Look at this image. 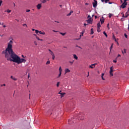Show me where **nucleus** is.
<instances>
[{"mask_svg":"<svg viewBox=\"0 0 129 129\" xmlns=\"http://www.w3.org/2000/svg\"><path fill=\"white\" fill-rule=\"evenodd\" d=\"M64 72L65 74H66V73H69V72H70V70H69V69H66Z\"/></svg>","mask_w":129,"mask_h":129,"instance_id":"obj_8","label":"nucleus"},{"mask_svg":"<svg viewBox=\"0 0 129 129\" xmlns=\"http://www.w3.org/2000/svg\"><path fill=\"white\" fill-rule=\"evenodd\" d=\"M28 78H30V74H28Z\"/></svg>","mask_w":129,"mask_h":129,"instance_id":"obj_57","label":"nucleus"},{"mask_svg":"<svg viewBox=\"0 0 129 129\" xmlns=\"http://www.w3.org/2000/svg\"><path fill=\"white\" fill-rule=\"evenodd\" d=\"M12 48H13V41L10 40L9 43H8L7 49H12Z\"/></svg>","mask_w":129,"mask_h":129,"instance_id":"obj_2","label":"nucleus"},{"mask_svg":"<svg viewBox=\"0 0 129 129\" xmlns=\"http://www.w3.org/2000/svg\"><path fill=\"white\" fill-rule=\"evenodd\" d=\"M69 63H71V65H72V64H73V63H74V60H73L72 61H70Z\"/></svg>","mask_w":129,"mask_h":129,"instance_id":"obj_32","label":"nucleus"},{"mask_svg":"<svg viewBox=\"0 0 129 129\" xmlns=\"http://www.w3.org/2000/svg\"><path fill=\"white\" fill-rule=\"evenodd\" d=\"M11 12H12V11L9 10H8L7 11H5V13L7 12V13H11Z\"/></svg>","mask_w":129,"mask_h":129,"instance_id":"obj_27","label":"nucleus"},{"mask_svg":"<svg viewBox=\"0 0 129 129\" xmlns=\"http://www.w3.org/2000/svg\"><path fill=\"white\" fill-rule=\"evenodd\" d=\"M94 3H93V8H96L97 7V1L94 0Z\"/></svg>","mask_w":129,"mask_h":129,"instance_id":"obj_6","label":"nucleus"},{"mask_svg":"<svg viewBox=\"0 0 129 129\" xmlns=\"http://www.w3.org/2000/svg\"><path fill=\"white\" fill-rule=\"evenodd\" d=\"M41 8H42V5L41 4H38L37 5V8L38 9V10H40Z\"/></svg>","mask_w":129,"mask_h":129,"instance_id":"obj_9","label":"nucleus"},{"mask_svg":"<svg viewBox=\"0 0 129 129\" xmlns=\"http://www.w3.org/2000/svg\"><path fill=\"white\" fill-rule=\"evenodd\" d=\"M113 62L114 63H116V60H113Z\"/></svg>","mask_w":129,"mask_h":129,"instance_id":"obj_47","label":"nucleus"},{"mask_svg":"<svg viewBox=\"0 0 129 129\" xmlns=\"http://www.w3.org/2000/svg\"><path fill=\"white\" fill-rule=\"evenodd\" d=\"M97 25V28H100V27H101V25H100V22L98 23Z\"/></svg>","mask_w":129,"mask_h":129,"instance_id":"obj_19","label":"nucleus"},{"mask_svg":"<svg viewBox=\"0 0 129 129\" xmlns=\"http://www.w3.org/2000/svg\"><path fill=\"white\" fill-rule=\"evenodd\" d=\"M85 32V31H84V30L82 32V33H81V35L82 36H83V35H84Z\"/></svg>","mask_w":129,"mask_h":129,"instance_id":"obj_31","label":"nucleus"},{"mask_svg":"<svg viewBox=\"0 0 129 129\" xmlns=\"http://www.w3.org/2000/svg\"><path fill=\"white\" fill-rule=\"evenodd\" d=\"M87 25H88V24H86V23H84V26H85V27H86V26H87Z\"/></svg>","mask_w":129,"mask_h":129,"instance_id":"obj_48","label":"nucleus"},{"mask_svg":"<svg viewBox=\"0 0 129 129\" xmlns=\"http://www.w3.org/2000/svg\"><path fill=\"white\" fill-rule=\"evenodd\" d=\"M124 1V3H127L126 2L127 1H129V0H123Z\"/></svg>","mask_w":129,"mask_h":129,"instance_id":"obj_51","label":"nucleus"},{"mask_svg":"<svg viewBox=\"0 0 129 129\" xmlns=\"http://www.w3.org/2000/svg\"><path fill=\"white\" fill-rule=\"evenodd\" d=\"M100 21L101 22V24H103L104 23V18L103 17H102V19H100Z\"/></svg>","mask_w":129,"mask_h":129,"instance_id":"obj_7","label":"nucleus"},{"mask_svg":"<svg viewBox=\"0 0 129 129\" xmlns=\"http://www.w3.org/2000/svg\"><path fill=\"white\" fill-rule=\"evenodd\" d=\"M86 22L88 23V24H92V22H93V20L91 18H89L88 20H86Z\"/></svg>","mask_w":129,"mask_h":129,"instance_id":"obj_5","label":"nucleus"},{"mask_svg":"<svg viewBox=\"0 0 129 129\" xmlns=\"http://www.w3.org/2000/svg\"><path fill=\"white\" fill-rule=\"evenodd\" d=\"M2 26H4V23H2Z\"/></svg>","mask_w":129,"mask_h":129,"instance_id":"obj_63","label":"nucleus"},{"mask_svg":"<svg viewBox=\"0 0 129 129\" xmlns=\"http://www.w3.org/2000/svg\"><path fill=\"white\" fill-rule=\"evenodd\" d=\"M110 76H113V74L112 73H109Z\"/></svg>","mask_w":129,"mask_h":129,"instance_id":"obj_40","label":"nucleus"},{"mask_svg":"<svg viewBox=\"0 0 129 129\" xmlns=\"http://www.w3.org/2000/svg\"><path fill=\"white\" fill-rule=\"evenodd\" d=\"M46 2H47L46 0H43L42 2V3L43 4H45V3H46Z\"/></svg>","mask_w":129,"mask_h":129,"instance_id":"obj_35","label":"nucleus"},{"mask_svg":"<svg viewBox=\"0 0 129 129\" xmlns=\"http://www.w3.org/2000/svg\"><path fill=\"white\" fill-rule=\"evenodd\" d=\"M112 16V14H111L110 13L109 14V18H111Z\"/></svg>","mask_w":129,"mask_h":129,"instance_id":"obj_34","label":"nucleus"},{"mask_svg":"<svg viewBox=\"0 0 129 129\" xmlns=\"http://www.w3.org/2000/svg\"><path fill=\"white\" fill-rule=\"evenodd\" d=\"M2 86H6V84H4L3 85H2Z\"/></svg>","mask_w":129,"mask_h":129,"instance_id":"obj_55","label":"nucleus"},{"mask_svg":"<svg viewBox=\"0 0 129 129\" xmlns=\"http://www.w3.org/2000/svg\"><path fill=\"white\" fill-rule=\"evenodd\" d=\"M105 0H101L102 3H104Z\"/></svg>","mask_w":129,"mask_h":129,"instance_id":"obj_52","label":"nucleus"},{"mask_svg":"<svg viewBox=\"0 0 129 129\" xmlns=\"http://www.w3.org/2000/svg\"><path fill=\"white\" fill-rule=\"evenodd\" d=\"M36 39H37V40H38V41H43L42 39H40L38 37V36H36Z\"/></svg>","mask_w":129,"mask_h":129,"instance_id":"obj_23","label":"nucleus"},{"mask_svg":"<svg viewBox=\"0 0 129 129\" xmlns=\"http://www.w3.org/2000/svg\"><path fill=\"white\" fill-rule=\"evenodd\" d=\"M3 27H4V28H6V25H3Z\"/></svg>","mask_w":129,"mask_h":129,"instance_id":"obj_61","label":"nucleus"},{"mask_svg":"<svg viewBox=\"0 0 129 129\" xmlns=\"http://www.w3.org/2000/svg\"><path fill=\"white\" fill-rule=\"evenodd\" d=\"M95 19H97V16H95Z\"/></svg>","mask_w":129,"mask_h":129,"instance_id":"obj_58","label":"nucleus"},{"mask_svg":"<svg viewBox=\"0 0 129 129\" xmlns=\"http://www.w3.org/2000/svg\"><path fill=\"white\" fill-rule=\"evenodd\" d=\"M122 17V18H125V16H124V14H123Z\"/></svg>","mask_w":129,"mask_h":129,"instance_id":"obj_49","label":"nucleus"},{"mask_svg":"<svg viewBox=\"0 0 129 129\" xmlns=\"http://www.w3.org/2000/svg\"><path fill=\"white\" fill-rule=\"evenodd\" d=\"M61 73H59L58 76L57 77V78H59L60 76H61Z\"/></svg>","mask_w":129,"mask_h":129,"instance_id":"obj_37","label":"nucleus"},{"mask_svg":"<svg viewBox=\"0 0 129 129\" xmlns=\"http://www.w3.org/2000/svg\"><path fill=\"white\" fill-rule=\"evenodd\" d=\"M126 6H127V3L123 2L120 6V8H122V9H125Z\"/></svg>","mask_w":129,"mask_h":129,"instance_id":"obj_3","label":"nucleus"},{"mask_svg":"<svg viewBox=\"0 0 129 129\" xmlns=\"http://www.w3.org/2000/svg\"><path fill=\"white\" fill-rule=\"evenodd\" d=\"M97 32L100 33V27L97 28Z\"/></svg>","mask_w":129,"mask_h":129,"instance_id":"obj_26","label":"nucleus"},{"mask_svg":"<svg viewBox=\"0 0 129 129\" xmlns=\"http://www.w3.org/2000/svg\"><path fill=\"white\" fill-rule=\"evenodd\" d=\"M48 50L49 51V52H50V54L52 56H54V53H53L52 51H51V49H49Z\"/></svg>","mask_w":129,"mask_h":129,"instance_id":"obj_18","label":"nucleus"},{"mask_svg":"<svg viewBox=\"0 0 129 129\" xmlns=\"http://www.w3.org/2000/svg\"><path fill=\"white\" fill-rule=\"evenodd\" d=\"M35 33L36 34H38L39 33V34H40V35H45L44 32H42L41 31H39L38 30H35Z\"/></svg>","mask_w":129,"mask_h":129,"instance_id":"obj_4","label":"nucleus"},{"mask_svg":"<svg viewBox=\"0 0 129 129\" xmlns=\"http://www.w3.org/2000/svg\"><path fill=\"white\" fill-rule=\"evenodd\" d=\"M11 78L13 79V80H14L15 81H17V80H18L17 78L14 77L13 76H11Z\"/></svg>","mask_w":129,"mask_h":129,"instance_id":"obj_11","label":"nucleus"},{"mask_svg":"<svg viewBox=\"0 0 129 129\" xmlns=\"http://www.w3.org/2000/svg\"><path fill=\"white\" fill-rule=\"evenodd\" d=\"M120 54H118V55H117V57H120Z\"/></svg>","mask_w":129,"mask_h":129,"instance_id":"obj_53","label":"nucleus"},{"mask_svg":"<svg viewBox=\"0 0 129 129\" xmlns=\"http://www.w3.org/2000/svg\"><path fill=\"white\" fill-rule=\"evenodd\" d=\"M66 93H61L60 94V96L61 97H63V96H64L65 95Z\"/></svg>","mask_w":129,"mask_h":129,"instance_id":"obj_21","label":"nucleus"},{"mask_svg":"<svg viewBox=\"0 0 129 129\" xmlns=\"http://www.w3.org/2000/svg\"><path fill=\"white\" fill-rule=\"evenodd\" d=\"M59 84H60V82H58L57 83V84H56L57 87H59Z\"/></svg>","mask_w":129,"mask_h":129,"instance_id":"obj_30","label":"nucleus"},{"mask_svg":"<svg viewBox=\"0 0 129 129\" xmlns=\"http://www.w3.org/2000/svg\"><path fill=\"white\" fill-rule=\"evenodd\" d=\"M122 53L123 54H125L126 53V49H124L123 50H122Z\"/></svg>","mask_w":129,"mask_h":129,"instance_id":"obj_17","label":"nucleus"},{"mask_svg":"<svg viewBox=\"0 0 129 129\" xmlns=\"http://www.w3.org/2000/svg\"><path fill=\"white\" fill-rule=\"evenodd\" d=\"M68 122H69V124H72V122H73V120H72L71 119H69Z\"/></svg>","mask_w":129,"mask_h":129,"instance_id":"obj_16","label":"nucleus"},{"mask_svg":"<svg viewBox=\"0 0 129 129\" xmlns=\"http://www.w3.org/2000/svg\"><path fill=\"white\" fill-rule=\"evenodd\" d=\"M52 59L55 60V55H52Z\"/></svg>","mask_w":129,"mask_h":129,"instance_id":"obj_41","label":"nucleus"},{"mask_svg":"<svg viewBox=\"0 0 129 129\" xmlns=\"http://www.w3.org/2000/svg\"><path fill=\"white\" fill-rule=\"evenodd\" d=\"M128 13H129L128 11H127V12L125 13V19L126 18H127V17L129 16Z\"/></svg>","mask_w":129,"mask_h":129,"instance_id":"obj_13","label":"nucleus"},{"mask_svg":"<svg viewBox=\"0 0 129 129\" xmlns=\"http://www.w3.org/2000/svg\"><path fill=\"white\" fill-rule=\"evenodd\" d=\"M23 58H26V56H24V55H21Z\"/></svg>","mask_w":129,"mask_h":129,"instance_id":"obj_50","label":"nucleus"},{"mask_svg":"<svg viewBox=\"0 0 129 129\" xmlns=\"http://www.w3.org/2000/svg\"><path fill=\"white\" fill-rule=\"evenodd\" d=\"M29 12H31V10H26V13H29Z\"/></svg>","mask_w":129,"mask_h":129,"instance_id":"obj_42","label":"nucleus"},{"mask_svg":"<svg viewBox=\"0 0 129 129\" xmlns=\"http://www.w3.org/2000/svg\"><path fill=\"white\" fill-rule=\"evenodd\" d=\"M2 54H5V58L8 61H11V62H15L17 64L27 62V60L24 58H21L16 54L13 51V49H6L3 51Z\"/></svg>","mask_w":129,"mask_h":129,"instance_id":"obj_1","label":"nucleus"},{"mask_svg":"<svg viewBox=\"0 0 129 129\" xmlns=\"http://www.w3.org/2000/svg\"><path fill=\"white\" fill-rule=\"evenodd\" d=\"M50 60H47V61L46 62V64L49 65V64H50Z\"/></svg>","mask_w":129,"mask_h":129,"instance_id":"obj_25","label":"nucleus"},{"mask_svg":"<svg viewBox=\"0 0 129 129\" xmlns=\"http://www.w3.org/2000/svg\"><path fill=\"white\" fill-rule=\"evenodd\" d=\"M95 66V64H92L89 66V68H92V69H93V68H94Z\"/></svg>","mask_w":129,"mask_h":129,"instance_id":"obj_15","label":"nucleus"},{"mask_svg":"<svg viewBox=\"0 0 129 129\" xmlns=\"http://www.w3.org/2000/svg\"><path fill=\"white\" fill-rule=\"evenodd\" d=\"M32 31H36V30H35V29H33V28L32 29Z\"/></svg>","mask_w":129,"mask_h":129,"instance_id":"obj_56","label":"nucleus"},{"mask_svg":"<svg viewBox=\"0 0 129 129\" xmlns=\"http://www.w3.org/2000/svg\"><path fill=\"white\" fill-rule=\"evenodd\" d=\"M85 5H86V6H88V5H89V3H86Z\"/></svg>","mask_w":129,"mask_h":129,"instance_id":"obj_54","label":"nucleus"},{"mask_svg":"<svg viewBox=\"0 0 129 129\" xmlns=\"http://www.w3.org/2000/svg\"><path fill=\"white\" fill-rule=\"evenodd\" d=\"M113 39H114L115 41H116V39H115V36H114V35H113Z\"/></svg>","mask_w":129,"mask_h":129,"instance_id":"obj_38","label":"nucleus"},{"mask_svg":"<svg viewBox=\"0 0 129 129\" xmlns=\"http://www.w3.org/2000/svg\"><path fill=\"white\" fill-rule=\"evenodd\" d=\"M124 37H125V38H127V35H126V34H124Z\"/></svg>","mask_w":129,"mask_h":129,"instance_id":"obj_44","label":"nucleus"},{"mask_svg":"<svg viewBox=\"0 0 129 129\" xmlns=\"http://www.w3.org/2000/svg\"><path fill=\"white\" fill-rule=\"evenodd\" d=\"M112 72H113V67H111L110 68L109 73H112Z\"/></svg>","mask_w":129,"mask_h":129,"instance_id":"obj_10","label":"nucleus"},{"mask_svg":"<svg viewBox=\"0 0 129 129\" xmlns=\"http://www.w3.org/2000/svg\"><path fill=\"white\" fill-rule=\"evenodd\" d=\"M109 2V0H105V4H107Z\"/></svg>","mask_w":129,"mask_h":129,"instance_id":"obj_33","label":"nucleus"},{"mask_svg":"<svg viewBox=\"0 0 129 129\" xmlns=\"http://www.w3.org/2000/svg\"><path fill=\"white\" fill-rule=\"evenodd\" d=\"M103 34H104V35H105V37H106V38H107V34H106V33H105V31H104V32H103Z\"/></svg>","mask_w":129,"mask_h":129,"instance_id":"obj_24","label":"nucleus"},{"mask_svg":"<svg viewBox=\"0 0 129 129\" xmlns=\"http://www.w3.org/2000/svg\"><path fill=\"white\" fill-rule=\"evenodd\" d=\"M109 5H112V4H113V2H109Z\"/></svg>","mask_w":129,"mask_h":129,"instance_id":"obj_46","label":"nucleus"},{"mask_svg":"<svg viewBox=\"0 0 129 129\" xmlns=\"http://www.w3.org/2000/svg\"><path fill=\"white\" fill-rule=\"evenodd\" d=\"M81 37H82V35L81 34V35H80V38H79V39H78V40H80V39H81Z\"/></svg>","mask_w":129,"mask_h":129,"instance_id":"obj_43","label":"nucleus"},{"mask_svg":"<svg viewBox=\"0 0 129 129\" xmlns=\"http://www.w3.org/2000/svg\"><path fill=\"white\" fill-rule=\"evenodd\" d=\"M59 73H61V72H62V69L61 68V67H60L59 68Z\"/></svg>","mask_w":129,"mask_h":129,"instance_id":"obj_28","label":"nucleus"},{"mask_svg":"<svg viewBox=\"0 0 129 129\" xmlns=\"http://www.w3.org/2000/svg\"><path fill=\"white\" fill-rule=\"evenodd\" d=\"M110 49H112V45H111V46H110Z\"/></svg>","mask_w":129,"mask_h":129,"instance_id":"obj_60","label":"nucleus"},{"mask_svg":"<svg viewBox=\"0 0 129 129\" xmlns=\"http://www.w3.org/2000/svg\"><path fill=\"white\" fill-rule=\"evenodd\" d=\"M2 4H3V1L1 0L0 1V7L2 6Z\"/></svg>","mask_w":129,"mask_h":129,"instance_id":"obj_39","label":"nucleus"},{"mask_svg":"<svg viewBox=\"0 0 129 129\" xmlns=\"http://www.w3.org/2000/svg\"><path fill=\"white\" fill-rule=\"evenodd\" d=\"M103 76H104V73L102 74V76H101V78H102V80H105L104 78H103Z\"/></svg>","mask_w":129,"mask_h":129,"instance_id":"obj_22","label":"nucleus"},{"mask_svg":"<svg viewBox=\"0 0 129 129\" xmlns=\"http://www.w3.org/2000/svg\"><path fill=\"white\" fill-rule=\"evenodd\" d=\"M74 59H76V60H78V57L76 54H73Z\"/></svg>","mask_w":129,"mask_h":129,"instance_id":"obj_14","label":"nucleus"},{"mask_svg":"<svg viewBox=\"0 0 129 129\" xmlns=\"http://www.w3.org/2000/svg\"><path fill=\"white\" fill-rule=\"evenodd\" d=\"M94 32H93V28H91V35H93L94 34Z\"/></svg>","mask_w":129,"mask_h":129,"instance_id":"obj_20","label":"nucleus"},{"mask_svg":"<svg viewBox=\"0 0 129 129\" xmlns=\"http://www.w3.org/2000/svg\"><path fill=\"white\" fill-rule=\"evenodd\" d=\"M60 34V35H62V36H65V35H66V33L62 32H61Z\"/></svg>","mask_w":129,"mask_h":129,"instance_id":"obj_29","label":"nucleus"},{"mask_svg":"<svg viewBox=\"0 0 129 129\" xmlns=\"http://www.w3.org/2000/svg\"><path fill=\"white\" fill-rule=\"evenodd\" d=\"M71 14H73V11H71L70 13L67 15V17H69L70 16H71Z\"/></svg>","mask_w":129,"mask_h":129,"instance_id":"obj_12","label":"nucleus"},{"mask_svg":"<svg viewBox=\"0 0 129 129\" xmlns=\"http://www.w3.org/2000/svg\"><path fill=\"white\" fill-rule=\"evenodd\" d=\"M123 14H123V13H122V12L121 13V15H123Z\"/></svg>","mask_w":129,"mask_h":129,"instance_id":"obj_64","label":"nucleus"},{"mask_svg":"<svg viewBox=\"0 0 129 129\" xmlns=\"http://www.w3.org/2000/svg\"><path fill=\"white\" fill-rule=\"evenodd\" d=\"M120 3H121V4H122V3H123L122 0H120Z\"/></svg>","mask_w":129,"mask_h":129,"instance_id":"obj_59","label":"nucleus"},{"mask_svg":"<svg viewBox=\"0 0 129 129\" xmlns=\"http://www.w3.org/2000/svg\"><path fill=\"white\" fill-rule=\"evenodd\" d=\"M61 91L58 93L59 94H61Z\"/></svg>","mask_w":129,"mask_h":129,"instance_id":"obj_62","label":"nucleus"},{"mask_svg":"<svg viewBox=\"0 0 129 129\" xmlns=\"http://www.w3.org/2000/svg\"><path fill=\"white\" fill-rule=\"evenodd\" d=\"M25 26L26 27V28L28 27V26L27 25V24H23V27H25Z\"/></svg>","mask_w":129,"mask_h":129,"instance_id":"obj_36","label":"nucleus"},{"mask_svg":"<svg viewBox=\"0 0 129 129\" xmlns=\"http://www.w3.org/2000/svg\"><path fill=\"white\" fill-rule=\"evenodd\" d=\"M90 18H91V17L90 16V15H89L88 16V19H90Z\"/></svg>","mask_w":129,"mask_h":129,"instance_id":"obj_45","label":"nucleus"}]
</instances>
